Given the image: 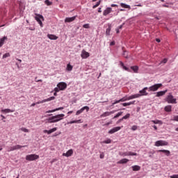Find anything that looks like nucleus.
I'll use <instances>...</instances> for the list:
<instances>
[{
    "mask_svg": "<svg viewBox=\"0 0 178 178\" xmlns=\"http://www.w3.org/2000/svg\"><path fill=\"white\" fill-rule=\"evenodd\" d=\"M65 118V114H58L47 119L48 123H56L60 122Z\"/></svg>",
    "mask_w": 178,
    "mask_h": 178,
    "instance_id": "f257e3e1",
    "label": "nucleus"
},
{
    "mask_svg": "<svg viewBox=\"0 0 178 178\" xmlns=\"http://www.w3.org/2000/svg\"><path fill=\"white\" fill-rule=\"evenodd\" d=\"M165 101L168 102V104H177L176 98H175L172 94L167 96Z\"/></svg>",
    "mask_w": 178,
    "mask_h": 178,
    "instance_id": "f03ea898",
    "label": "nucleus"
},
{
    "mask_svg": "<svg viewBox=\"0 0 178 178\" xmlns=\"http://www.w3.org/2000/svg\"><path fill=\"white\" fill-rule=\"evenodd\" d=\"M155 147H165L166 145H169V143L166 140H157L154 144Z\"/></svg>",
    "mask_w": 178,
    "mask_h": 178,
    "instance_id": "7ed1b4c3",
    "label": "nucleus"
},
{
    "mask_svg": "<svg viewBox=\"0 0 178 178\" xmlns=\"http://www.w3.org/2000/svg\"><path fill=\"white\" fill-rule=\"evenodd\" d=\"M161 87H162V83L154 84L149 88V91H153V92L158 91V90H159Z\"/></svg>",
    "mask_w": 178,
    "mask_h": 178,
    "instance_id": "20e7f679",
    "label": "nucleus"
},
{
    "mask_svg": "<svg viewBox=\"0 0 178 178\" xmlns=\"http://www.w3.org/2000/svg\"><path fill=\"white\" fill-rule=\"evenodd\" d=\"M40 158V156L37 154H28L26 156V161H35Z\"/></svg>",
    "mask_w": 178,
    "mask_h": 178,
    "instance_id": "39448f33",
    "label": "nucleus"
},
{
    "mask_svg": "<svg viewBox=\"0 0 178 178\" xmlns=\"http://www.w3.org/2000/svg\"><path fill=\"white\" fill-rule=\"evenodd\" d=\"M57 87L59 88V90H60V91H63L67 88V84L65 82H59L57 84Z\"/></svg>",
    "mask_w": 178,
    "mask_h": 178,
    "instance_id": "423d86ee",
    "label": "nucleus"
},
{
    "mask_svg": "<svg viewBox=\"0 0 178 178\" xmlns=\"http://www.w3.org/2000/svg\"><path fill=\"white\" fill-rule=\"evenodd\" d=\"M36 16L35 17V20L39 23L40 27H42V21L41 20H44V17L40 14H36Z\"/></svg>",
    "mask_w": 178,
    "mask_h": 178,
    "instance_id": "0eeeda50",
    "label": "nucleus"
},
{
    "mask_svg": "<svg viewBox=\"0 0 178 178\" xmlns=\"http://www.w3.org/2000/svg\"><path fill=\"white\" fill-rule=\"evenodd\" d=\"M84 111H86V112H88V111H90V107L85 106L83 107H82L80 110H78L76 113V115L77 116H79V115H80L81 113H83V112H84Z\"/></svg>",
    "mask_w": 178,
    "mask_h": 178,
    "instance_id": "6e6552de",
    "label": "nucleus"
},
{
    "mask_svg": "<svg viewBox=\"0 0 178 178\" xmlns=\"http://www.w3.org/2000/svg\"><path fill=\"white\" fill-rule=\"evenodd\" d=\"M54 99H55V97H50L46 99H43L42 101H39L38 102H36L37 105H40V104H44V102H49V101H54Z\"/></svg>",
    "mask_w": 178,
    "mask_h": 178,
    "instance_id": "1a4fd4ad",
    "label": "nucleus"
},
{
    "mask_svg": "<svg viewBox=\"0 0 178 178\" xmlns=\"http://www.w3.org/2000/svg\"><path fill=\"white\" fill-rule=\"evenodd\" d=\"M82 59H87L90 56V53L87 52L86 50H82L81 54Z\"/></svg>",
    "mask_w": 178,
    "mask_h": 178,
    "instance_id": "9d476101",
    "label": "nucleus"
},
{
    "mask_svg": "<svg viewBox=\"0 0 178 178\" xmlns=\"http://www.w3.org/2000/svg\"><path fill=\"white\" fill-rule=\"evenodd\" d=\"M122 156H137V153L127 152L122 154Z\"/></svg>",
    "mask_w": 178,
    "mask_h": 178,
    "instance_id": "9b49d317",
    "label": "nucleus"
},
{
    "mask_svg": "<svg viewBox=\"0 0 178 178\" xmlns=\"http://www.w3.org/2000/svg\"><path fill=\"white\" fill-rule=\"evenodd\" d=\"M116 112V111H106L105 113H104L103 114H102L100 116L101 118H106V116H111V115L115 113Z\"/></svg>",
    "mask_w": 178,
    "mask_h": 178,
    "instance_id": "f8f14e48",
    "label": "nucleus"
},
{
    "mask_svg": "<svg viewBox=\"0 0 178 178\" xmlns=\"http://www.w3.org/2000/svg\"><path fill=\"white\" fill-rule=\"evenodd\" d=\"M147 90H148L147 87L144 88L143 90L139 91V95L140 97H143L144 95H148V92H147Z\"/></svg>",
    "mask_w": 178,
    "mask_h": 178,
    "instance_id": "ddd939ff",
    "label": "nucleus"
},
{
    "mask_svg": "<svg viewBox=\"0 0 178 178\" xmlns=\"http://www.w3.org/2000/svg\"><path fill=\"white\" fill-rule=\"evenodd\" d=\"M122 129V127H115L113 129H111L108 133L109 134H113V133H116L117 131H119Z\"/></svg>",
    "mask_w": 178,
    "mask_h": 178,
    "instance_id": "4468645a",
    "label": "nucleus"
},
{
    "mask_svg": "<svg viewBox=\"0 0 178 178\" xmlns=\"http://www.w3.org/2000/svg\"><path fill=\"white\" fill-rule=\"evenodd\" d=\"M73 155V149H69L66 153L63 154V156H72Z\"/></svg>",
    "mask_w": 178,
    "mask_h": 178,
    "instance_id": "2eb2a0df",
    "label": "nucleus"
},
{
    "mask_svg": "<svg viewBox=\"0 0 178 178\" xmlns=\"http://www.w3.org/2000/svg\"><path fill=\"white\" fill-rule=\"evenodd\" d=\"M57 130H58V128L54 127V128H53L50 130L45 129V130L43 131V132L44 133H47V134H51V133H54V131H56Z\"/></svg>",
    "mask_w": 178,
    "mask_h": 178,
    "instance_id": "dca6fc26",
    "label": "nucleus"
},
{
    "mask_svg": "<svg viewBox=\"0 0 178 178\" xmlns=\"http://www.w3.org/2000/svg\"><path fill=\"white\" fill-rule=\"evenodd\" d=\"M76 20V16L72 17H67L65 19V23H70L72 22H74Z\"/></svg>",
    "mask_w": 178,
    "mask_h": 178,
    "instance_id": "f3484780",
    "label": "nucleus"
},
{
    "mask_svg": "<svg viewBox=\"0 0 178 178\" xmlns=\"http://www.w3.org/2000/svg\"><path fill=\"white\" fill-rule=\"evenodd\" d=\"M111 12H112V8H107L103 12V15H104V16H108V15H109V13H111Z\"/></svg>",
    "mask_w": 178,
    "mask_h": 178,
    "instance_id": "a211bd4d",
    "label": "nucleus"
},
{
    "mask_svg": "<svg viewBox=\"0 0 178 178\" xmlns=\"http://www.w3.org/2000/svg\"><path fill=\"white\" fill-rule=\"evenodd\" d=\"M140 94H135V95H132L131 96L128 97V101H130V99H134L136 98H140Z\"/></svg>",
    "mask_w": 178,
    "mask_h": 178,
    "instance_id": "6ab92c4d",
    "label": "nucleus"
},
{
    "mask_svg": "<svg viewBox=\"0 0 178 178\" xmlns=\"http://www.w3.org/2000/svg\"><path fill=\"white\" fill-rule=\"evenodd\" d=\"M158 152H163L166 155V156H170V151L166 150V149H161L158 150Z\"/></svg>",
    "mask_w": 178,
    "mask_h": 178,
    "instance_id": "aec40b11",
    "label": "nucleus"
},
{
    "mask_svg": "<svg viewBox=\"0 0 178 178\" xmlns=\"http://www.w3.org/2000/svg\"><path fill=\"white\" fill-rule=\"evenodd\" d=\"M166 92H168V90L158 92L156 93V97H162V96L165 95V94H166Z\"/></svg>",
    "mask_w": 178,
    "mask_h": 178,
    "instance_id": "412c9836",
    "label": "nucleus"
},
{
    "mask_svg": "<svg viewBox=\"0 0 178 178\" xmlns=\"http://www.w3.org/2000/svg\"><path fill=\"white\" fill-rule=\"evenodd\" d=\"M131 168L134 172H138V170H140L141 167L140 165H134Z\"/></svg>",
    "mask_w": 178,
    "mask_h": 178,
    "instance_id": "4be33fe9",
    "label": "nucleus"
},
{
    "mask_svg": "<svg viewBox=\"0 0 178 178\" xmlns=\"http://www.w3.org/2000/svg\"><path fill=\"white\" fill-rule=\"evenodd\" d=\"M120 6L122 8H124V9H131V7H130V6H129L124 3H121Z\"/></svg>",
    "mask_w": 178,
    "mask_h": 178,
    "instance_id": "5701e85b",
    "label": "nucleus"
},
{
    "mask_svg": "<svg viewBox=\"0 0 178 178\" xmlns=\"http://www.w3.org/2000/svg\"><path fill=\"white\" fill-rule=\"evenodd\" d=\"M13 147H14V151H16V149H20L22 148H24V147H27V145L22 146V145H16Z\"/></svg>",
    "mask_w": 178,
    "mask_h": 178,
    "instance_id": "b1692460",
    "label": "nucleus"
},
{
    "mask_svg": "<svg viewBox=\"0 0 178 178\" xmlns=\"http://www.w3.org/2000/svg\"><path fill=\"white\" fill-rule=\"evenodd\" d=\"M136 104V101L129 102L128 103H123L122 106H129V105H134Z\"/></svg>",
    "mask_w": 178,
    "mask_h": 178,
    "instance_id": "393cba45",
    "label": "nucleus"
},
{
    "mask_svg": "<svg viewBox=\"0 0 178 178\" xmlns=\"http://www.w3.org/2000/svg\"><path fill=\"white\" fill-rule=\"evenodd\" d=\"M1 112H2L3 113H10V112H15V111L10 110L9 108H6L1 110Z\"/></svg>",
    "mask_w": 178,
    "mask_h": 178,
    "instance_id": "a878e982",
    "label": "nucleus"
},
{
    "mask_svg": "<svg viewBox=\"0 0 178 178\" xmlns=\"http://www.w3.org/2000/svg\"><path fill=\"white\" fill-rule=\"evenodd\" d=\"M5 40H8V37L4 36L3 38L0 40V48L1 47H2V45H3V44H5Z\"/></svg>",
    "mask_w": 178,
    "mask_h": 178,
    "instance_id": "bb28decb",
    "label": "nucleus"
},
{
    "mask_svg": "<svg viewBox=\"0 0 178 178\" xmlns=\"http://www.w3.org/2000/svg\"><path fill=\"white\" fill-rule=\"evenodd\" d=\"M47 37L49 38V40H56L58 38V36L52 34H48Z\"/></svg>",
    "mask_w": 178,
    "mask_h": 178,
    "instance_id": "cd10ccee",
    "label": "nucleus"
},
{
    "mask_svg": "<svg viewBox=\"0 0 178 178\" xmlns=\"http://www.w3.org/2000/svg\"><path fill=\"white\" fill-rule=\"evenodd\" d=\"M164 111L165 112H172V106L170 105H168L164 108Z\"/></svg>",
    "mask_w": 178,
    "mask_h": 178,
    "instance_id": "c85d7f7f",
    "label": "nucleus"
},
{
    "mask_svg": "<svg viewBox=\"0 0 178 178\" xmlns=\"http://www.w3.org/2000/svg\"><path fill=\"white\" fill-rule=\"evenodd\" d=\"M120 65L121 67L124 69V70H127V72H129V68L127 67L124 66V63H123V62L120 61Z\"/></svg>",
    "mask_w": 178,
    "mask_h": 178,
    "instance_id": "c756f323",
    "label": "nucleus"
},
{
    "mask_svg": "<svg viewBox=\"0 0 178 178\" xmlns=\"http://www.w3.org/2000/svg\"><path fill=\"white\" fill-rule=\"evenodd\" d=\"M152 123H154V124H163V122L161 120H152Z\"/></svg>",
    "mask_w": 178,
    "mask_h": 178,
    "instance_id": "7c9ffc66",
    "label": "nucleus"
},
{
    "mask_svg": "<svg viewBox=\"0 0 178 178\" xmlns=\"http://www.w3.org/2000/svg\"><path fill=\"white\" fill-rule=\"evenodd\" d=\"M66 70H67V72H72V70H73V67L72 65H70V63L67 65Z\"/></svg>",
    "mask_w": 178,
    "mask_h": 178,
    "instance_id": "2f4dec72",
    "label": "nucleus"
},
{
    "mask_svg": "<svg viewBox=\"0 0 178 178\" xmlns=\"http://www.w3.org/2000/svg\"><path fill=\"white\" fill-rule=\"evenodd\" d=\"M127 162H129V159H122L120 161H118V163H127Z\"/></svg>",
    "mask_w": 178,
    "mask_h": 178,
    "instance_id": "473e14b6",
    "label": "nucleus"
},
{
    "mask_svg": "<svg viewBox=\"0 0 178 178\" xmlns=\"http://www.w3.org/2000/svg\"><path fill=\"white\" fill-rule=\"evenodd\" d=\"M131 69L134 70V73H137L138 72V66H132Z\"/></svg>",
    "mask_w": 178,
    "mask_h": 178,
    "instance_id": "72a5a7b5",
    "label": "nucleus"
},
{
    "mask_svg": "<svg viewBox=\"0 0 178 178\" xmlns=\"http://www.w3.org/2000/svg\"><path fill=\"white\" fill-rule=\"evenodd\" d=\"M74 123H81V120H72L69 122L70 124H73Z\"/></svg>",
    "mask_w": 178,
    "mask_h": 178,
    "instance_id": "f704fd0d",
    "label": "nucleus"
},
{
    "mask_svg": "<svg viewBox=\"0 0 178 178\" xmlns=\"http://www.w3.org/2000/svg\"><path fill=\"white\" fill-rule=\"evenodd\" d=\"M120 102H124L126 101H129V97L127 96H125L120 99Z\"/></svg>",
    "mask_w": 178,
    "mask_h": 178,
    "instance_id": "c9c22d12",
    "label": "nucleus"
},
{
    "mask_svg": "<svg viewBox=\"0 0 178 178\" xmlns=\"http://www.w3.org/2000/svg\"><path fill=\"white\" fill-rule=\"evenodd\" d=\"M122 115H123V112H119L114 117L113 119H116L118 118H119L120 116H122Z\"/></svg>",
    "mask_w": 178,
    "mask_h": 178,
    "instance_id": "e433bc0d",
    "label": "nucleus"
},
{
    "mask_svg": "<svg viewBox=\"0 0 178 178\" xmlns=\"http://www.w3.org/2000/svg\"><path fill=\"white\" fill-rule=\"evenodd\" d=\"M12 151H15L14 146L7 147V152H11Z\"/></svg>",
    "mask_w": 178,
    "mask_h": 178,
    "instance_id": "4c0bfd02",
    "label": "nucleus"
},
{
    "mask_svg": "<svg viewBox=\"0 0 178 178\" xmlns=\"http://www.w3.org/2000/svg\"><path fill=\"white\" fill-rule=\"evenodd\" d=\"M102 143L104 144H111L112 143V140L111 139H107L106 140H104Z\"/></svg>",
    "mask_w": 178,
    "mask_h": 178,
    "instance_id": "58836bf2",
    "label": "nucleus"
},
{
    "mask_svg": "<svg viewBox=\"0 0 178 178\" xmlns=\"http://www.w3.org/2000/svg\"><path fill=\"white\" fill-rule=\"evenodd\" d=\"M44 3L47 5V6H51V5H52V2L49 1V0H45Z\"/></svg>",
    "mask_w": 178,
    "mask_h": 178,
    "instance_id": "ea45409f",
    "label": "nucleus"
},
{
    "mask_svg": "<svg viewBox=\"0 0 178 178\" xmlns=\"http://www.w3.org/2000/svg\"><path fill=\"white\" fill-rule=\"evenodd\" d=\"M9 56H10V54L6 53L5 54L3 55V59H6V58H9Z\"/></svg>",
    "mask_w": 178,
    "mask_h": 178,
    "instance_id": "a19ab883",
    "label": "nucleus"
},
{
    "mask_svg": "<svg viewBox=\"0 0 178 178\" xmlns=\"http://www.w3.org/2000/svg\"><path fill=\"white\" fill-rule=\"evenodd\" d=\"M106 34L107 35H111V26H109V27L106 29Z\"/></svg>",
    "mask_w": 178,
    "mask_h": 178,
    "instance_id": "79ce46f5",
    "label": "nucleus"
},
{
    "mask_svg": "<svg viewBox=\"0 0 178 178\" xmlns=\"http://www.w3.org/2000/svg\"><path fill=\"white\" fill-rule=\"evenodd\" d=\"M22 131H24V133H29V129L24 127L21 128Z\"/></svg>",
    "mask_w": 178,
    "mask_h": 178,
    "instance_id": "37998d69",
    "label": "nucleus"
},
{
    "mask_svg": "<svg viewBox=\"0 0 178 178\" xmlns=\"http://www.w3.org/2000/svg\"><path fill=\"white\" fill-rule=\"evenodd\" d=\"M137 129H138V127L137 125H134L131 127V130H133V131H136V130H137Z\"/></svg>",
    "mask_w": 178,
    "mask_h": 178,
    "instance_id": "c03bdc74",
    "label": "nucleus"
},
{
    "mask_svg": "<svg viewBox=\"0 0 178 178\" xmlns=\"http://www.w3.org/2000/svg\"><path fill=\"white\" fill-rule=\"evenodd\" d=\"M99 5H101V1H98L95 6H92V8L95 9V8H98Z\"/></svg>",
    "mask_w": 178,
    "mask_h": 178,
    "instance_id": "a18cd8bd",
    "label": "nucleus"
},
{
    "mask_svg": "<svg viewBox=\"0 0 178 178\" xmlns=\"http://www.w3.org/2000/svg\"><path fill=\"white\" fill-rule=\"evenodd\" d=\"M129 118H130V113H127L126 115L122 117V119L126 120V119H129Z\"/></svg>",
    "mask_w": 178,
    "mask_h": 178,
    "instance_id": "49530a36",
    "label": "nucleus"
},
{
    "mask_svg": "<svg viewBox=\"0 0 178 178\" xmlns=\"http://www.w3.org/2000/svg\"><path fill=\"white\" fill-rule=\"evenodd\" d=\"M54 112H56V110H55V109L49 110V111H46V113H54Z\"/></svg>",
    "mask_w": 178,
    "mask_h": 178,
    "instance_id": "de8ad7c7",
    "label": "nucleus"
},
{
    "mask_svg": "<svg viewBox=\"0 0 178 178\" xmlns=\"http://www.w3.org/2000/svg\"><path fill=\"white\" fill-rule=\"evenodd\" d=\"M83 29H89L90 28V24H86L83 25Z\"/></svg>",
    "mask_w": 178,
    "mask_h": 178,
    "instance_id": "09e8293b",
    "label": "nucleus"
},
{
    "mask_svg": "<svg viewBox=\"0 0 178 178\" xmlns=\"http://www.w3.org/2000/svg\"><path fill=\"white\" fill-rule=\"evenodd\" d=\"M174 120L175 122H178V115H175V116H174V118H173V120Z\"/></svg>",
    "mask_w": 178,
    "mask_h": 178,
    "instance_id": "8fccbe9b",
    "label": "nucleus"
},
{
    "mask_svg": "<svg viewBox=\"0 0 178 178\" xmlns=\"http://www.w3.org/2000/svg\"><path fill=\"white\" fill-rule=\"evenodd\" d=\"M120 102V100H116V101H115V102H113V104H112V105L113 106V105H116V104H119Z\"/></svg>",
    "mask_w": 178,
    "mask_h": 178,
    "instance_id": "3c124183",
    "label": "nucleus"
},
{
    "mask_svg": "<svg viewBox=\"0 0 178 178\" xmlns=\"http://www.w3.org/2000/svg\"><path fill=\"white\" fill-rule=\"evenodd\" d=\"M170 178H178V175H173L170 176Z\"/></svg>",
    "mask_w": 178,
    "mask_h": 178,
    "instance_id": "603ef678",
    "label": "nucleus"
},
{
    "mask_svg": "<svg viewBox=\"0 0 178 178\" xmlns=\"http://www.w3.org/2000/svg\"><path fill=\"white\" fill-rule=\"evenodd\" d=\"M54 91H55V92H59V91H60V90L59 89V88H55Z\"/></svg>",
    "mask_w": 178,
    "mask_h": 178,
    "instance_id": "864d4df0",
    "label": "nucleus"
},
{
    "mask_svg": "<svg viewBox=\"0 0 178 178\" xmlns=\"http://www.w3.org/2000/svg\"><path fill=\"white\" fill-rule=\"evenodd\" d=\"M127 54V51H124V53H123V56L124 57H125V58H127L128 57V55Z\"/></svg>",
    "mask_w": 178,
    "mask_h": 178,
    "instance_id": "5fc2aeb1",
    "label": "nucleus"
},
{
    "mask_svg": "<svg viewBox=\"0 0 178 178\" xmlns=\"http://www.w3.org/2000/svg\"><path fill=\"white\" fill-rule=\"evenodd\" d=\"M168 62V59L167 58H164L162 61L161 63H167Z\"/></svg>",
    "mask_w": 178,
    "mask_h": 178,
    "instance_id": "6e6d98bb",
    "label": "nucleus"
},
{
    "mask_svg": "<svg viewBox=\"0 0 178 178\" xmlns=\"http://www.w3.org/2000/svg\"><path fill=\"white\" fill-rule=\"evenodd\" d=\"M62 109H63V107H60V108H55V111L56 112V111H62Z\"/></svg>",
    "mask_w": 178,
    "mask_h": 178,
    "instance_id": "4d7b16f0",
    "label": "nucleus"
},
{
    "mask_svg": "<svg viewBox=\"0 0 178 178\" xmlns=\"http://www.w3.org/2000/svg\"><path fill=\"white\" fill-rule=\"evenodd\" d=\"M104 156H105L104 155V154H101L99 155L100 159H104Z\"/></svg>",
    "mask_w": 178,
    "mask_h": 178,
    "instance_id": "13d9d810",
    "label": "nucleus"
},
{
    "mask_svg": "<svg viewBox=\"0 0 178 178\" xmlns=\"http://www.w3.org/2000/svg\"><path fill=\"white\" fill-rule=\"evenodd\" d=\"M149 154H151L152 155H154V154H155V150H152L149 152Z\"/></svg>",
    "mask_w": 178,
    "mask_h": 178,
    "instance_id": "bf43d9fd",
    "label": "nucleus"
},
{
    "mask_svg": "<svg viewBox=\"0 0 178 178\" xmlns=\"http://www.w3.org/2000/svg\"><path fill=\"white\" fill-rule=\"evenodd\" d=\"M122 120H124L123 119V118H120V120H118V121L117 122V123H120L121 122H122Z\"/></svg>",
    "mask_w": 178,
    "mask_h": 178,
    "instance_id": "052dcab7",
    "label": "nucleus"
},
{
    "mask_svg": "<svg viewBox=\"0 0 178 178\" xmlns=\"http://www.w3.org/2000/svg\"><path fill=\"white\" fill-rule=\"evenodd\" d=\"M124 25V24H122V25H120L119 27H118V29L120 30H122V29H123V26Z\"/></svg>",
    "mask_w": 178,
    "mask_h": 178,
    "instance_id": "680f3d73",
    "label": "nucleus"
},
{
    "mask_svg": "<svg viewBox=\"0 0 178 178\" xmlns=\"http://www.w3.org/2000/svg\"><path fill=\"white\" fill-rule=\"evenodd\" d=\"M111 8H118L117 4H111Z\"/></svg>",
    "mask_w": 178,
    "mask_h": 178,
    "instance_id": "e2e57ef3",
    "label": "nucleus"
},
{
    "mask_svg": "<svg viewBox=\"0 0 178 178\" xmlns=\"http://www.w3.org/2000/svg\"><path fill=\"white\" fill-rule=\"evenodd\" d=\"M56 161H58V159H54L51 161V163H54V162H56Z\"/></svg>",
    "mask_w": 178,
    "mask_h": 178,
    "instance_id": "0e129e2a",
    "label": "nucleus"
},
{
    "mask_svg": "<svg viewBox=\"0 0 178 178\" xmlns=\"http://www.w3.org/2000/svg\"><path fill=\"white\" fill-rule=\"evenodd\" d=\"M110 45L112 46V45H115V41H113L110 43Z\"/></svg>",
    "mask_w": 178,
    "mask_h": 178,
    "instance_id": "69168bd1",
    "label": "nucleus"
},
{
    "mask_svg": "<svg viewBox=\"0 0 178 178\" xmlns=\"http://www.w3.org/2000/svg\"><path fill=\"white\" fill-rule=\"evenodd\" d=\"M156 42H161V39L156 38Z\"/></svg>",
    "mask_w": 178,
    "mask_h": 178,
    "instance_id": "338daca9",
    "label": "nucleus"
},
{
    "mask_svg": "<svg viewBox=\"0 0 178 178\" xmlns=\"http://www.w3.org/2000/svg\"><path fill=\"white\" fill-rule=\"evenodd\" d=\"M115 31H116L117 34H119L120 31H119L118 28H117V29H115Z\"/></svg>",
    "mask_w": 178,
    "mask_h": 178,
    "instance_id": "774afa93",
    "label": "nucleus"
}]
</instances>
